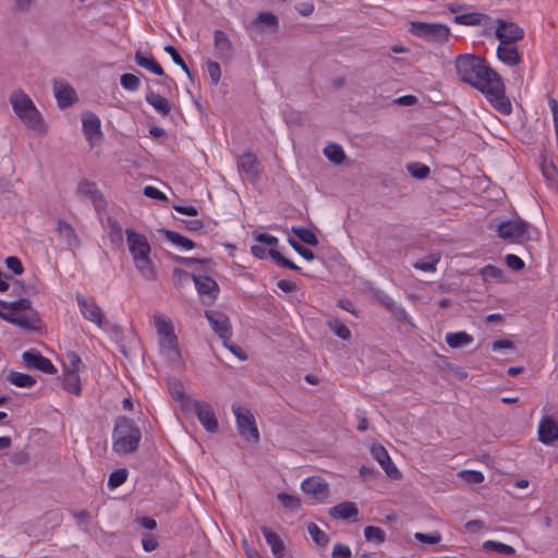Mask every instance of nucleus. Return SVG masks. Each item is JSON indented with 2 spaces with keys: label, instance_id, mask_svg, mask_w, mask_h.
<instances>
[{
  "label": "nucleus",
  "instance_id": "nucleus-1",
  "mask_svg": "<svg viewBox=\"0 0 558 558\" xmlns=\"http://www.w3.org/2000/svg\"><path fill=\"white\" fill-rule=\"evenodd\" d=\"M454 66L459 78L482 92L496 110L502 114L511 112L512 106L505 95L504 81L484 58L472 53L459 54Z\"/></svg>",
  "mask_w": 558,
  "mask_h": 558
},
{
  "label": "nucleus",
  "instance_id": "nucleus-2",
  "mask_svg": "<svg viewBox=\"0 0 558 558\" xmlns=\"http://www.w3.org/2000/svg\"><path fill=\"white\" fill-rule=\"evenodd\" d=\"M10 104L14 113L31 131L38 135L47 133V125L33 100L22 90H15L10 96Z\"/></svg>",
  "mask_w": 558,
  "mask_h": 558
},
{
  "label": "nucleus",
  "instance_id": "nucleus-3",
  "mask_svg": "<svg viewBox=\"0 0 558 558\" xmlns=\"http://www.w3.org/2000/svg\"><path fill=\"white\" fill-rule=\"evenodd\" d=\"M142 432L133 420L119 416L113 429L112 449L118 454H130L138 449Z\"/></svg>",
  "mask_w": 558,
  "mask_h": 558
},
{
  "label": "nucleus",
  "instance_id": "nucleus-4",
  "mask_svg": "<svg viewBox=\"0 0 558 558\" xmlns=\"http://www.w3.org/2000/svg\"><path fill=\"white\" fill-rule=\"evenodd\" d=\"M410 33L429 43L444 44L448 41L451 32L447 25L439 23L411 22Z\"/></svg>",
  "mask_w": 558,
  "mask_h": 558
},
{
  "label": "nucleus",
  "instance_id": "nucleus-5",
  "mask_svg": "<svg viewBox=\"0 0 558 558\" xmlns=\"http://www.w3.org/2000/svg\"><path fill=\"white\" fill-rule=\"evenodd\" d=\"M232 411L235 415L239 434L246 440L257 444L259 432L251 410L234 403L232 404Z\"/></svg>",
  "mask_w": 558,
  "mask_h": 558
},
{
  "label": "nucleus",
  "instance_id": "nucleus-6",
  "mask_svg": "<svg viewBox=\"0 0 558 558\" xmlns=\"http://www.w3.org/2000/svg\"><path fill=\"white\" fill-rule=\"evenodd\" d=\"M191 279L193 280L195 288L205 305H211L219 293L218 283L209 276L204 275H191Z\"/></svg>",
  "mask_w": 558,
  "mask_h": 558
},
{
  "label": "nucleus",
  "instance_id": "nucleus-7",
  "mask_svg": "<svg viewBox=\"0 0 558 558\" xmlns=\"http://www.w3.org/2000/svg\"><path fill=\"white\" fill-rule=\"evenodd\" d=\"M529 228L530 225L527 222L518 218L496 225L495 230L498 236L504 240L518 241L525 235Z\"/></svg>",
  "mask_w": 558,
  "mask_h": 558
},
{
  "label": "nucleus",
  "instance_id": "nucleus-8",
  "mask_svg": "<svg viewBox=\"0 0 558 558\" xmlns=\"http://www.w3.org/2000/svg\"><path fill=\"white\" fill-rule=\"evenodd\" d=\"M495 36L501 44H517L523 39L524 31L513 22H507L501 19L496 20Z\"/></svg>",
  "mask_w": 558,
  "mask_h": 558
},
{
  "label": "nucleus",
  "instance_id": "nucleus-9",
  "mask_svg": "<svg viewBox=\"0 0 558 558\" xmlns=\"http://www.w3.org/2000/svg\"><path fill=\"white\" fill-rule=\"evenodd\" d=\"M125 234L128 247L133 260L150 255L151 247L144 234L137 233L133 229H126Z\"/></svg>",
  "mask_w": 558,
  "mask_h": 558
},
{
  "label": "nucleus",
  "instance_id": "nucleus-10",
  "mask_svg": "<svg viewBox=\"0 0 558 558\" xmlns=\"http://www.w3.org/2000/svg\"><path fill=\"white\" fill-rule=\"evenodd\" d=\"M191 407H193L198 421L207 432L216 433L218 430V421L210 404L205 401L195 400Z\"/></svg>",
  "mask_w": 558,
  "mask_h": 558
},
{
  "label": "nucleus",
  "instance_id": "nucleus-11",
  "mask_svg": "<svg viewBox=\"0 0 558 558\" xmlns=\"http://www.w3.org/2000/svg\"><path fill=\"white\" fill-rule=\"evenodd\" d=\"M75 299L83 317L98 327H102L105 314L98 304L93 299H86L81 293H76Z\"/></svg>",
  "mask_w": 558,
  "mask_h": 558
},
{
  "label": "nucleus",
  "instance_id": "nucleus-12",
  "mask_svg": "<svg viewBox=\"0 0 558 558\" xmlns=\"http://www.w3.org/2000/svg\"><path fill=\"white\" fill-rule=\"evenodd\" d=\"M24 365L29 369H38L46 374H56L57 368L51 361L36 349H31L22 354Z\"/></svg>",
  "mask_w": 558,
  "mask_h": 558
},
{
  "label": "nucleus",
  "instance_id": "nucleus-13",
  "mask_svg": "<svg viewBox=\"0 0 558 558\" xmlns=\"http://www.w3.org/2000/svg\"><path fill=\"white\" fill-rule=\"evenodd\" d=\"M26 315L14 316L13 313H7L0 310V318L16 325L25 330H37L39 329V315L34 308L27 310Z\"/></svg>",
  "mask_w": 558,
  "mask_h": 558
},
{
  "label": "nucleus",
  "instance_id": "nucleus-14",
  "mask_svg": "<svg viewBox=\"0 0 558 558\" xmlns=\"http://www.w3.org/2000/svg\"><path fill=\"white\" fill-rule=\"evenodd\" d=\"M205 317L209 322L213 330L222 339L229 340L232 336L231 325L228 316L220 312L208 310L205 311Z\"/></svg>",
  "mask_w": 558,
  "mask_h": 558
},
{
  "label": "nucleus",
  "instance_id": "nucleus-15",
  "mask_svg": "<svg viewBox=\"0 0 558 558\" xmlns=\"http://www.w3.org/2000/svg\"><path fill=\"white\" fill-rule=\"evenodd\" d=\"M302 490L313 497L318 502H324L328 498L329 486L319 476H311L305 478L301 484Z\"/></svg>",
  "mask_w": 558,
  "mask_h": 558
},
{
  "label": "nucleus",
  "instance_id": "nucleus-16",
  "mask_svg": "<svg viewBox=\"0 0 558 558\" xmlns=\"http://www.w3.org/2000/svg\"><path fill=\"white\" fill-rule=\"evenodd\" d=\"M372 457L380 464L386 474L392 480H400L401 472L395 465L386 448L379 444L371 447Z\"/></svg>",
  "mask_w": 558,
  "mask_h": 558
},
{
  "label": "nucleus",
  "instance_id": "nucleus-17",
  "mask_svg": "<svg viewBox=\"0 0 558 558\" xmlns=\"http://www.w3.org/2000/svg\"><path fill=\"white\" fill-rule=\"evenodd\" d=\"M453 22L456 24L465 26H483L485 27V29L483 31V35L488 36L490 35L493 19L485 13L471 12L464 14H457L453 17Z\"/></svg>",
  "mask_w": 558,
  "mask_h": 558
},
{
  "label": "nucleus",
  "instance_id": "nucleus-18",
  "mask_svg": "<svg viewBox=\"0 0 558 558\" xmlns=\"http://www.w3.org/2000/svg\"><path fill=\"white\" fill-rule=\"evenodd\" d=\"M53 93L60 108L70 107L77 100L74 88L63 80L53 78Z\"/></svg>",
  "mask_w": 558,
  "mask_h": 558
},
{
  "label": "nucleus",
  "instance_id": "nucleus-19",
  "mask_svg": "<svg viewBox=\"0 0 558 558\" xmlns=\"http://www.w3.org/2000/svg\"><path fill=\"white\" fill-rule=\"evenodd\" d=\"M497 58L502 63L509 66H517L521 63L522 59L518 51L517 44H501L497 47Z\"/></svg>",
  "mask_w": 558,
  "mask_h": 558
},
{
  "label": "nucleus",
  "instance_id": "nucleus-20",
  "mask_svg": "<svg viewBox=\"0 0 558 558\" xmlns=\"http://www.w3.org/2000/svg\"><path fill=\"white\" fill-rule=\"evenodd\" d=\"M538 439L545 444L550 445L558 440V425L549 416H544L538 426Z\"/></svg>",
  "mask_w": 558,
  "mask_h": 558
},
{
  "label": "nucleus",
  "instance_id": "nucleus-21",
  "mask_svg": "<svg viewBox=\"0 0 558 558\" xmlns=\"http://www.w3.org/2000/svg\"><path fill=\"white\" fill-rule=\"evenodd\" d=\"M258 160L252 153H245L238 159V168L243 172L250 181H255L258 175Z\"/></svg>",
  "mask_w": 558,
  "mask_h": 558
},
{
  "label": "nucleus",
  "instance_id": "nucleus-22",
  "mask_svg": "<svg viewBox=\"0 0 558 558\" xmlns=\"http://www.w3.org/2000/svg\"><path fill=\"white\" fill-rule=\"evenodd\" d=\"M83 132L86 140L92 143L94 136L101 135V122L94 112L86 111L82 117Z\"/></svg>",
  "mask_w": 558,
  "mask_h": 558
},
{
  "label": "nucleus",
  "instance_id": "nucleus-23",
  "mask_svg": "<svg viewBox=\"0 0 558 558\" xmlns=\"http://www.w3.org/2000/svg\"><path fill=\"white\" fill-rule=\"evenodd\" d=\"M134 266L141 277L147 281H155L158 278V270L150 255L140 257L133 260Z\"/></svg>",
  "mask_w": 558,
  "mask_h": 558
},
{
  "label": "nucleus",
  "instance_id": "nucleus-24",
  "mask_svg": "<svg viewBox=\"0 0 558 558\" xmlns=\"http://www.w3.org/2000/svg\"><path fill=\"white\" fill-rule=\"evenodd\" d=\"M56 232L64 239L70 250L80 247L81 240L76 234L74 228L66 221L59 219L57 221Z\"/></svg>",
  "mask_w": 558,
  "mask_h": 558
},
{
  "label": "nucleus",
  "instance_id": "nucleus-25",
  "mask_svg": "<svg viewBox=\"0 0 558 558\" xmlns=\"http://www.w3.org/2000/svg\"><path fill=\"white\" fill-rule=\"evenodd\" d=\"M77 193L90 198L95 208L98 210L105 203L101 193L97 190L94 182L87 180L81 181L77 186Z\"/></svg>",
  "mask_w": 558,
  "mask_h": 558
},
{
  "label": "nucleus",
  "instance_id": "nucleus-26",
  "mask_svg": "<svg viewBox=\"0 0 558 558\" xmlns=\"http://www.w3.org/2000/svg\"><path fill=\"white\" fill-rule=\"evenodd\" d=\"M214 45L220 59H230L232 57V43L223 31H215Z\"/></svg>",
  "mask_w": 558,
  "mask_h": 558
},
{
  "label": "nucleus",
  "instance_id": "nucleus-27",
  "mask_svg": "<svg viewBox=\"0 0 558 558\" xmlns=\"http://www.w3.org/2000/svg\"><path fill=\"white\" fill-rule=\"evenodd\" d=\"M329 514L335 519L349 520L359 514L356 505L352 501L340 502L329 509Z\"/></svg>",
  "mask_w": 558,
  "mask_h": 558
},
{
  "label": "nucleus",
  "instance_id": "nucleus-28",
  "mask_svg": "<svg viewBox=\"0 0 558 558\" xmlns=\"http://www.w3.org/2000/svg\"><path fill=\"white\" fill-rule=\"evenodd\" d=\"M168 389H169L171 397L175 401L181 402V407L183 410L191 409V404H192L193 400H191L190 398H187L185 396L184 385L181 380H178V379L169 380Z\"/></svg>",
  "mask_w": 558,
  "mask_h": 558
},
{
  "label": "nucleus",
  "instance_id": "nucleus-29",
  "mask_svg": "<svg viewBox=\"0 0 558 558\" xmlns=\"http://www.w3.org/2000/svg\"><path fill=\"white\" fill-rule=\"evenodd\" d=\"M260 530L265 536L267 544L270 546L272 554L276 556V558H284L286 546H284L281 537L277 533L272 532L271 530H269L266 526H262Z\"/></svg>",
  "mask_w": 558,
  "mask_h": 558
},
{
  "label": "nucleus",
  "instance_id": "nucleus-30",
  "mask_svg": "<svg viewBox=\"0 0 558 558\" xmlns=\"http://www.w3.org/2000/svg\"><path fill=\"white\" fill-rule=\"evenodd\" d=\"M145 99L150 106L154 107V109L158 113H160L163 117L168 116L172 109V106L167 98L153 92L151 89H148V92L146 93Z\"/></svg>",
  "mask_w": 558,
  "mask_h": 558
},
{
  "label": "nucleus",
  "instance_id": "nucleus-31",
  "mask_svg": "<svg viewBox=\"0 0 558 558\" xmlns=\"http://www.w3.org/2000/svg\"><path fill=\"white\" fill-rule=\"evenodd\" d=\"M134 60L138 66L144 68L158 76L166 75L161 65L153 57L144 56L141 50L135 52Z\"/></svg>",
  "mask_w": 558,
  "mask_h": 558
},
{
  "label": "nucleus",
  "instance_id": "nucleus-32",
  "mask_svg": "<svg viewBox=\"0 0 558 558\" xmlns=\"http://www.w3.org/2000/svg\"><path fill=\"white\" fill-rule=\"evenodd\" d=\"M62 387L70 393L80 396L82 392L81 379L78 373L64 371L62 377Z\"/></svg>",
  "mask_w": 558,
  "mask_h": 558
},
{
  "label": "nucleus",
  "instance_id": "nucleus-33",
  "mask_svg": "<svg viewBox=\"0 0 558 558\" xmlns=\"http://www.w3.org/2000/svg\"><path fill=\"white\" fill-rule=\"evenodd\" d=\"M159 344L165 350L171 360L180 359V351L178 348V338L175 335L162 336L159 339Z\"/></svg>",
  "mask_w": 558,
  "mask_h": 558
},
{
  "label": "nucleus",
  "instance_id": "nucleus-34",
  "mask_svg": "<svg viewBox=\"0 0 558 558\" xmlns=\"http://www.w3.org/2000/svg\"><path fill=\"white\" fill-rule=\"evenodd\" d=\"M159 232L163 233L166 239L170 241L172 244L181 246L185 250H192L196 246V243L192 240L181 235L180 233L175 231H171L168 229H160Z\"/></svg>",
  "mask_w": 558,
  "mask_h": 558
},
{
  "label": "nucleus",
  "instance_id": "nucleus-35",
  "mask_svg": "<svg viewBox=\"0 0 558 558\" xmlns=\"http://www.w3.org/2000/svg\"><path fill=\"white\" fill-rule=\"evenodd\" d=\"M473 337L465 331L449 332L446 335V343L453 349H459L470 344Z\"/></svg>",
  "mask_w": 558,
  "mask_h": 558
},
{
  "label": "nucleus",
  "instance_id": "nucleus-36",
  "mask_svg": "<svg viewBox=\"0 0 558 558\" xmlns=\"http://www.w3.org/2000/svg\"><path fill=\"white\" fill-rule=\"evenodd\" d=\"M7 379L12 385L20 387V388H31L36 384V379L33 376H31L28 374H24V373L14 372V371H11L8 374Z\"/></svg>",
  "mask_w": 558,
  "mask_h": 558
},
{
  "label": "nucleus",
  "instance_id": "nucleus-37",
  "mask_svg": "<svg viewBox=\"0 0 558 558\" xmlns=\"http://www.w3.org/2000/svg\"><path fill=\"white\" fill-rule=\"evenodd\" d=\"M107 227L109 229V239L112 243L121 244L123 242V231L117 219L107 217Z\"/></svg>",
  "mask_w": 558,
  "mask_h": 558
},
{
  "label": "nucleus",
  "instance_id": "nucleus-38",
  "mask_svg": "<svg viewBox=\"0 0 558 558\" xmlns=\"http://www.w3.org/2000/svg\"><path fill=\"white\" fill-rule=\"evenodd\" d=\"M364 537L369 543L380 545L386 542V533L378 526L367 525L364 529Z\"/></svg>",
  "mask_w": 558,
  "mask_h": 558
},
{
  "label": "nucleus",
  "instance_id": "nucleus-39",
  "mask_svg": "<svg viewBox=\"0 0 558 558\" xmlns=\"http://www.w3.org/2000/svg\"><path fill=\"white\" fill-rule=\"evenodd\" d=\"M292 232L305 244L311 246H317L319 241L316 234L304 227H292Z\"/></svg>",
  "mask_w": 558,
  "mask_h": 558
},
{
  "label": "nucleus",
  "instance_id": "nucleus-40",
  "mask_svg": "<svg viewBox=\"0 0 558 558\" xmlns=\"http://www.w3.org/2000/svg\"><path fill=\"white\" fill-rule=\"evenodd\" d=\"M325 156L332 162L339 165L341 163L344 158L345 154L342 149V147L338 144H329L324 148Z\"/></svg>",
  "mask_w": 558,
  "mask_h": 558
},
{
  "label": "nucleus",
  "instance_id": "nucleus-41",
  "mask_svg": "<svg viewBox=\"0 0 558 558\" xmlns=\"http://www.w3.org/2000/svg\"><path fill=\"white\" fill-rule=\"evenodd\" d=\"M329 329L342 340H349L351 338L350 329L338 318H332L327 322Z\"/></svg>",
  "mask_w": 558,
  "mask_h": 558
},
{
  "label": "nucleus",
  "instance_id": "nucleus-42",
  "mask_svg": "<svg viewBox=\"0 0 558 558\" xmlns=\"http://www.w3.org/2000/svg\"><path fill=\"white\" fill-rule=\"evenodd\" d=\"M277 499L281 502L282 507L288 510L296 511L301 508V499L298 496L279 493Z\"/></svg>",
  "mask_w": 558,
  "mask_h": 558
},
{
  "label": "nucleus",
  "instance_id": "nucleus-43",
  "mask_svg": "<svg viewBox=\"0 0 558 558\" xmlns=\"http://www.w3.org/2000/svg\"><path fill=\"white\" fill-rule=\"evenodd\" d=\"M483 548L485 550H492L498 554L502 555H513L515 553V549L507 544L495 542V541H486L483 543Z\"/></svg>",
  "mask_w": 558,
  "mask_h": 558
},
{
  "label": "nucleus",
  "instance_id": "nucleus-44",
  "mask_svg": "<svg viewBox=\"0 0 558 558\" xmlns=\"http://www.w3.org/2000/svg\"><path fill=\"white\" fill-rule=\"evenodd\" d=\"M407 170L411 174V177L418 180L426 179L430 173L429 167L421 162L408 163Z\"/></svg>",
  "mask_w": 558,
  "mask_h": 558
},
{
  "label": "nucleus",
  "instance_id": "nucleus-45",
  "mask_svg": "<svg viewBox=\"0 0 558 558\" xmlns=\"http://www.w3.org/2000/svg\"><path fill=\"white\" fill-rule=\"evenodd\" d=\"M0 307L12 312L27 311L32 308V302L26 298H21L14 302L1 301Z\"/></svg>",
  "mask_w": 558,
  "mask_h": 558
},
{
  "label": "nucleus",
  "instance_id": "nucleus-46",
  "mask_svg": "<svg viewBox=\"0 0 558 558\" xmlns=\"http://www.w3.org/2000/svg\"><path fill=\"white\" fill-rule=\"evenodd\" d=\"M307 532L318 546H325L329 542L328 535L316 523L311 522L307 525Z\"/></svg>",
  "mask_w": 558,
  "mask_h": 558
},
{
  "label": "nucleus",
  "instance_id": "nucleus-47",
  "mask_svg": "<svg viewBox=\"0 0 558 558\" xmlns=\"http://www.w3.org/2000/svg\"><path fill=\"white\" fill-rule=\"evenodd\" d=\"M268 255L280 266L291 270H300V267L296 266L293 262L286 258L279 251L275 248H269Z\"/></svg>",
  "mask_w": 558,
  "mask_h": 558
},
{
  "label": "nucleus",
  "instance_id": "nucleus-48",
  "mask_svg": "<svg viewBox=\"0 0 558 558\" xmlns=\"http://www.w3.org/2000/svg\"><path fill=\"white\" fill-rule=\"evenodd\" d=\"M128 478V470L126 469H117L114 470L108 478V487L110 489H114L121 486Z\"/></svg>",
  "mask_w": 558,
  "mask_h": 558
},
{
  "label": "nucleus",
  "instance_id": "nucleus-49",
  "mask_svg": "<svg viewBox=\"0 0 558 558\" xmlns=\"http://www.w3.org/2000/svg\"><path fill=\"white\" fill-rule=\"evenodd\" d=\"M163 50L171 57L172 61L177 65H179L187 74V76L192 80V73L190 72L186 63L184 62V60L182 59V57L180 56V53L178 52L175 47H173L172 45H166Z\"/></svg>",
  "mask_w": 558,
  "mask_h": 558
},
{
  "label": "nucleus",
  "instance_id": "nucleus-50",
  "mask_svg": "<svg viewBox=\"0 0 558 558\" xmlns=\"http://www.w3.org/2000/svg\"><path fill=\"white\" fill-rule=\"evenodd\" d=\"M120 84L126 90L136 92L140 88L141 81L136 75L125 73L120 76Z\"/></svg>",
  "mask_w": 558,
  "mask_h": 558
},
{
  "label": "nucleus",
  "instance_id": "nucleus-51",
  "mask_svg": "<svg viewBox=\"0 0 558 558\" xmlns=\"http://www.w3.org/2000/svg\"><path fill=\"white\" fill-rule=\"evenodd\" d=\"M439 262V256L430 255L427 258H422L413 264V267L420 269L422 271H434L436 269V265Z\"/></svg>",
  "mask_w": 558,
  "mask_h": 558
},
{
  "label": "nucleus",
  "instance_id": "nucleus-52",
  "mask_svg": "<svg viewBox=\"0 0 558 558\" xmlns=\"http://www.w3.org/2000/svg\"><path fill=\"white\" fill-rule=\"evenodd\" d=\"M155 325L159 337L174 335L171 322L165 320L161 315H155Z\"/></svg>",
  "mask_w": 558,
  "mask_h": 558
},
{
  "label": "nucleus",
  "instance_id": "nucleus-53",
  "mask_svg": "<svg viewBox=\"0 0 558 558\" xmlns=\"http://www.w3.org/2000/svg\"><path fill=\"white\" fill-rule=\"evenodd\" d=\"M288 243L291 245V247L300 254L304 259L311 262L315 258V254L304 245L300 244L295 239L289 238Z\"/></svg>",
  "mask_w": 558,
  "mask_h": 558
},
{
  "label": "nucleus",
  "instance_id": "nucleus-54",
  "mask_svg": "<svg viewBox=\"0 0 558 558\" xmlns=\"http://www.w3.org/2000/svg\"><path fill=\"white\" fill-rule=\"evenodd\" d=\"M414 538L421 543L434 545V544H438L441 541V535L439 532H434L432 534L416 532L414 534Z\"/></svg>",
  "mask_w": 558,
  "mask_h": 558
},
{
  "label": "nucleus",
  "instance_id": "nucleus-55",
  "mask_svg": "<svg viewBox=\"0 0 558 558\" xmlns=\"http://www.w3.org/2000/svg\"><path fill=\"white\" fill-rule=\"evenodd\" d=\"M255 23H263L270 27H278V17L270 12H262L256 16Z\"/></svg>",
  "mask_w": 558,
  "mask_h": 558
},
{
  "label": "nucleus",
  "instance_id": "nucleus-56",
  "mask_svg": "<svg viewBox=\"0 0 558 558\" xmlns=\"http://www.w3.org/2000/svg\"><path fill=\"white\" fill-rule=\"evenodd\" d=\"M254 240L269 246L270 248H275L278 245L279 241L276 236L270 235L268 233H256L254 232Z\"/></svg>",
  "mask_w": 558,
  "mask_h": 558
},
{
  "label": "nucleus",
  "instance_id": "nucleus-57",
  "mask_svg": "<svg viewBox=\"0 0 558 558\" xmlns=\"http://www.w3.org/2000/svg\"><path fill=\"white\" fill-rule=\"evenodd\" d=\"M5 266L10 269L14 275H21L24 271L23 265L19 257L9 256L5 258Z\"/></svg>",
  "mask_w": 558,
  "mask_h": 558
},
{
  "label": "nucleus",
  "instance_id": "nucleus-58",
  "mask_svg": "<svg viewBox=\"0 0 558 558\" xmlns=\"http://www.w3.org/2000/svg\"><path fill=\"white\" fill-rule=\"evenodd\" d=\"M461 477L465 482L471 483V484H478L484 481L483 473L480 471H476V470L463 471V472H461Z\"/></svg>",
  "mask_w": 558,
  "mask_h": 558
},
{
  "label": "nucleus",
  "instance_id": "nucleus-59",
  "mask_svg": "<svg viewBox=\"0 0 558 558\" xmlns=\"http://www.w3.org/2000/svg\"><path fill=\"white\" fill-rule=\"evenodd\" d=\"M173 259L177 263H180V264H183V265L199 264V265L206 266V265L211 263V259H208V258H196V257L173 256Z\"/></svg>",
  "mask_w": 558,
  "mask_h": 558
},
{
  "label": "nucleus",
  "instance_id": "nucleus-60",
  "mask_svg": "<svg viewBox=\"0 0 558 558\" xmlns=\"http://www.w3.org/2000/svg\"><path fill=\"white\" fill-rule=\"evenodd\" d=\"M505 260L507 266L515 271L522 270L525 266L524 262L514 254H507Z\"/></svg>",
  "mask_w": 558,
  "mask_h": 558
},
{
  "label": "nucleus",
  "instance_id": "nucleus-61",
  "mask_svg": "<svg viewBox=\"0 0 558 558\" xmlns=\"http://www.w3.org/2000/svg\"><path fill=\"white\" fill-rule=\"evenodd\" d=\"M207 70L208 74L211 78V82L214 84H218L221 77V69L220 65L216 61H208L207 62Z\"/></svg>",
  "mask_w": 558,
  "mask_h": 558
},
{
  "label": "nucleus",
  "instance_id": "nucleus-62",
  "mask_svg": "<svg viewBox=\"0 0 558 558\" xmlns=\"http://www.w3.org/2000/svg\"><path fill=\"white\" fill-rule=\"evenodd\" d=\"M68 361H69L70 365L65 366L64 371L78 373L80 366L82 364V360H81L80 355L76 354L75 352H69Z\"/></svg>",
  "mask_w": 558,
  "mask_h": 558
},
{
  "label": "nucleus",
  "instance_id": "nucleus-63",
  "mask_svg": "<svg viewBox=\"0 0 558 558\" xmlns=\"http://www.w3.org/2000/svg\"><path fill=\"white\" fill-rule=\"evenodd\" d=\"M332 558H351V549L349 546L338 543L335 545L332 554Z\"/></svg>",
  "mask_w": 558,
  "mask_h": 558
},
{
  "label": "nucleus",
  "instance_id": "nucleus-64",
  "mask_svg": "<svg viewBox=\"0 0 558 558\" xmlns=\"http://www.w3.org/2000/svg\"><path fill=\"white\" fill-rule=\"evenodd\" d=\"M481 275L485 278L500 279L502 277V271L493 265H486L481 269Z\"/></svg>",
  "mask_w": 558,
  "mask_h": 558
}]
</instances>
